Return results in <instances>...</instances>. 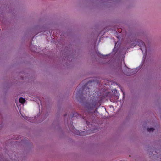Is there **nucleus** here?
Segmentation results:
<instances>
[{"mask_svg": "<svg viewBox=\"0 0 161 161\" xmlns=\"http://www.w3.org/2000/svg\"><path fill=\"white\" fill-rule=\"evenodd\" d=\"M93 97L94 98L92 99H91L90 101L86 103L87 108L89 110L93 109L95 106L100 102V101L97 99V97H95L94 96Z\"/></svg>", "mask_w": 161, "mask_h": 161, "instance_id": "1", "label": "nucleus"}, {"mask_svg": "<svg viewBox=\"0 0 161 161\" xmlns=\"http://www.w3.org/2000/svg\"><path fill=\"white\" fill-rule=\"evenodd\" d=\"M69 127L70 130L75 134L79 135H86L88 134V133H86V132L85 131L80 132L79 131L77 130L72 125L70 126H69Z\"/></svg>", "mask_w": 161, "mask_h": 161, "instance_id": "2", "label": "nucleus"}, {"mask_svg": "<svg viewBox=\"0 0 161 161\" xmlns=\"http://www.w3.org/2000/svg\"><path fill=\"white\" fill-rule=\"evenodd\" d=\"M138 45L141 47L140 49L143 52L144 49H146L145 44L144 42L141 40L139 41L138 42Z\"/></svg>", "mask_w": 161, "mask_h": 161, "instance_id": "3", "label": "nucleus"}, {"mask_svg": "<svg viewBox=\"0 0 161 161\" xmlns=\"http://www.w3.org/2000/svg\"><path fill=\"white\" fill-rule=\"evenodd\" d=\"M90 88H88L87 87H86V93H85V92H83V95H86V97H87V96H89L90 95H91L92 93H90V92H91L92 91L90 90Z\"/></svg>", "mask_w": 161, "mask_h": 161, "instance_id": "4", "label": "nucleus"}, {"mask_svg": "<svg viewBox=\"0 0 161 161\" xmlns=\"http://www.w3.org/2000/svg\"><path fill=\"white\" fill-rule=\"evenodd\" d=\"M25 99L22 97H20L19 99V101L20 103L22 104H24L25 102Z\"/></svg>", "mask_w": 161, "mask_h": 161, "instance_id": "5", "label": "nucleus"}, {"mask_svg": "<svg viewBox=\"0 0 161 161\" xmlns=\"http://www.w3.org/2000/svg\"><path fill=\"white\" fill-rule=\"evenodd\" d=\"M154 129L153 128H148L147 129V131L149 132H150L151 131L153 132L154 131Z\"/></svg>", "mask_w": 161, "mask_h": 161, "instance_id": "6", "label": "nucleus"}, {"mask_svg": "<svg viewBox=\"0 0 161 161\" xmlns=\"http://www.w3.org/2000/svg\"><path fill=\"white\" fill-rule=\"evenodd\" d=\"M0 161H7L6 160L3 158V156L1 155L0 156Z\"/></svg>", "mask_w": 161, "mask_h": 161, "instance_id": "7", "label": "nucleus"}, {"mask_svg": "<svg viewBox=\"0 0 161 161\" xmlns=\"http://www.w3.org/2000/svg\"><path fill=\"white\" fill-rule=\"evenodd\" d=\"M125 75H128V76L130 75H132L130 73H125Z\"/></svg>", "mask_w": 161, "mask_h": 161, "instance_id": "8", "label": "nucleus"}, {"mask_svg": "<svg viewBox=\"0 0 161 161\" xmlns=\"http://www.w3.org/2000/svg\"><path fill=\"white\" fill-rule=\"evenodd\" d=\"M90 83L89 82H88L87 84H86V85H88L89 84L90 85Z\"/></svg>", "mask_w": 161, "mask_h": 161, "instance_id": "9", "label": "nucleus"}, {"mask_svg": "<svg viewBox=\"0 0 161 161\" xmlns=\"http://www.w3.org/2000/svg\"><path fill=\"white\" fill-rule=\"evenodd\" d=\"M92 131V132H91V133H94V131H92H92Z\"/></svg>", "mask_w": 161, "mask_h": 161, "instance_id": "10", "label": "nucleus"}, {"mask_svg": "<svg viewBox=\"0 0 161 161\" xmlns=\"http://www.w3.org/2000/svg\"><path fill=\"white\" fill-rule=\"evenodd\" d=\"M80 90L78 91V93L77 94H78L79 93Z\"/></svg>", "mask_w": 161, "mask_h": 161, "instance_id": "11", "label": "nucleus"}, {"mask_svg": "<svg viewBox=\"0 0 161 161\" xmlns=\"http://www.w3.org/2000/svg\"><path fill=\"white\" fill-rule=\"evenodd\" d=\"M66 115H67V114H65V115H64V116H66Z\"/></svg>", "mask_w": 161, "mask_h": 161, "instance_id": "12", "label": "nucleus"}]
</instances>
